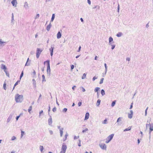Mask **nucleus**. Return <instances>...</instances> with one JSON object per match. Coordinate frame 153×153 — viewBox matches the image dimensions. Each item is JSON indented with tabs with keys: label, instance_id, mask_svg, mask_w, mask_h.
<instances>
[{
	"label": "nucleus",
	"instance_id": "22",
	"mask_svg": "<svg viewBox=\"0 0 153 153\" xmlns=\"http://www.w3.org/2000/svg\"><path fill=\"white\" fill-rule=\"evenodd\" d=\"M32 81H33V86L34 88H36V82L34 79H32Z\"/></svg>",
	"mask_w": 153,
	"mask_h": 153
},
{
	"label": "nucleus",
	"instance_id": "35",
	"mask_svg": "<svg viewBox=\"0 0 153 153\" xmlns=\"http://www.w3.org/2000/svg\"><path fill=\"white\" fill-rule=\"evenodd\" d=\"M32 108V106H30L29 107L28 109V112L30 113V111L31 110Z\"/></svg>",
	"mask_w": 153,
	"mask_h": 153
},
{
	"label": "nucleus",
	"instance_id": "5",
	"mask_svg": "<svg viewBox=\"0 0 153 153\" xmlns=\"http://www.w3.org/2000/svg\"><path fill=\"white\" fill-rule=\"evenodd\" d=\"M123 118L122 117H119L117 121L115 124L117 123V126H120L122 123V120Z\"/></svg>",
	"mask_w": 153,
	"mask_h": 153
},
{
	"label": "nucleus",
	"instance_id": "3",
	"mask_svg": "<svg viewBox=\"0 0 153 153\" xmlns=\"http://www.w3.org/2000/svg\"><path fill=\"white\" fill-rule=\"evenodd\" d=\"M42 51V50L39 48H37L36 51V57L38 58L39 56Z\"/></svg>",
	"mask_w": 153,
	"mask_h": 153
},
{
	"label": "nucleus",
	"instance_id": "33",
	"mask_svg": "<svg viewBox=\"0 0 153 153\" xmlns=\"http://www.w3.org/2000/svg\"><path fill=\"white\" fill-rule=\"evenodd\" d=\"M116 103V101H114L112 102V103H111V106L114 107Z\"/></svg>",
	"mask_w": 153,
	"mask_h": 153
},
{
	"label": "nucleus",
	"instance_id": "31",
	"mask_svg": "<svg viewBox=\"0 0 153 153\" xmlns=\"http://www.w3.org/2000/svg\"><path fill=\"white\" fill-rule=\"evenodd\" d=\"M42 82H45L46 80L45 79V76L44 75H42Z\"/></svg>",
	"mask_w": 153,
	"mask_h": 153
},
{
	"label": "nucleus",
	"instance_id": "36",
	"mask_svg": "<svg viewBox=\"0 0 153 153\" xmlns=\"http://www.w3.org/2000/svg\"><path fill=\"white\" fill-rule=\"evenodd\" d=\"M23 71H22V72H21V75H20V79H21V78H22V77L23 76Z\"/></svg>",
	"mask_w": 153,
	"mask_h": 153
},
{
	"label": "nucleus",
	"instance_id": "7",
	"mask_svg": "<svg viewBox=\"0 0 153 153\" xmlns=\"http://www.w3.org/2000/svg\"><path fill=\"white\" fill-rule=\"evenodd\" d=\"M48 115L50 117V118L48 120V124L50 126H51L52 124V120L51 117V116L50 115L49 112H48Z\"/></svg>",
	"mask_w": 153,
	"mask_h": 153
},
{
	"label": "nucleus",
	"instance_id": "20",
	"mask_svg": "<svg viewBox=\"0 0 153 153\" xmlns=\"http://www.w3.org/2000/svg\"><path fill=\"white\" fill-rule=\"evenodd\" d=\"M64 129L63 128H61V129H60V136L61 137H62L63 133V130Z\"/></svg>",
	"mask_w": 153,
	"mask_h": 153
},
{
	"label": "nucleus",
	"instance_id": "38",
	"mask_svg": "<svg viewBox=\"0 0 153 153\" xmlns=\"http://www.w3.org/2000/svg\"><path fill=\"white\" fill-rule=\"evenodd\" d=\"M4 71L6 75V76L9 77V73L8 72H7L6 71V70L5 71Z\"/></svg>",
	"mask_w": 153,
	"mask_h": 153
},
{
	"label": "nucleus",
	"instance_id": "8",
	"mask_svg": "<svg viewBox=\"0 0 153 153\" xmlns=\"http://www.w3.org/2000/svg\"><path fill=\"white\" fill-rule=\"evenodd\" d=\"M47 72L48 74H50L51 72L50 67V63L48 62V63L47 64Z\"/></svg>",
	"mask_w": 153,
	"mask_h": 153
},
{
	"label": "nucleus",
	"instance_id": "43",
	"mask_svg": "<svg viewBox=\"0 0 153 153\" xmlns=\"http://www.w3.org/2000/svg\"><path fill=\"white\" fill-rule=\"evenodd\" d=\"M67 108H65L63 109L62 110V112H63L65 113L67 112Z\"/></svg>",
	"mask_w": 153,
	"mask_h": 153
},
{
	"label": "nucleus",
	"instance_id": "28",
	"mask_svg": "<svg viewBox=\"0 0 153 153\" xmlns=\"http://www.w3.org/2000/svg\"><path fill=\"white\" fill-rule=\"evenodd\" d=\"M104 66L105 67V74L106 73L107 71V65L106 63L104 64Z\"/></svg>",
	"mask_w": 153,
	"mask_h": 153
},
{
	"label": "nucleus",
	"instance_id": "9",
	"mask_svg": "<svg viewBox=\"0 0 153 153\" xmlns=\"http://www.w3.org/2000/svg\"><path fill=\"white\" fill-rule=\"evenodd\" d=\"M149 128V138H150L151 136V133L152 131H153V124L152 123L150 124Z\"/></svg>",
	"mask_w": 153,
	"mask_h": 153
},
{
	"label": "nucleus",
	"instance_id": "30",
	"mask_svg": "<svg viewBox=\"0 0 153 153\" xmlns=\"http://www.w3.org/2000/svg\"><path fill=\"white\" fill-rule=\"evenodd\" d=\"M20 82V81L18 80L16 82V83L14 85L13 88V90L14 89L15 87L18 84V82Z\"/></svg>",
	"mask_w": 153,
	"mask_h": 153
},
{
	"label": "nucleus",
	"instance_id": "12",
	"mask_svg": "<svg viewBox=\"0 0 153 153\" xmlns=\"http://www.w3.org/2000/svg\"><path fill=\"white\" fill-rule=\"evenodd\" d=\"M130 113H129L128 114V117L129 119H131L133 115V111L132 110L130 111Z\"/></svg>",
	"mask_w": 153,
	"mask_h": 153
},
{
	"label": "nucleus",
	"instance_id": "14",
	"mask_svg": "<svg viewBox=\"0 0 153 153\" xmlns=\"http://www.w3.org/2000/svg\"><path fill=\"white\" fill-rule=\"evenodd\" d=\"M1 69L4 70V71H6L7 69V68L6 67L5 65L3 64H2L1 65Z\"/></svg>",
	"mask_w": 153,
	"mask_h": 153
},
{
	"label": "nucleus",
	"instance_id": "19",
	"mask_svg": "<svg viewBox=\"0 0 153 153\" xmlns=\"http://www.w3.org/2000/svg\"><path fill=\"white\" fill-rule=\"evenodd\" d=\"M62 36L61 33L59 31L58 32L57 35V38H60Z\"/></svg>",
	"mask_w": 153,
	"mask_h": 153
},
{
	"label": "nucleus",
	"instance_id": "64",
	"mask_svg": "<svg viewBox=\"0 0 153 153\" xmlns=\"http://www.w3.org/2000/svg\"><path fill=\"white\" fill-rule=\"evenodd\" d=\"M88 3L89 4H91V2L90 0H88Z\"/></svg>",
	"mask_w": 153,
	"mask_h": 153
},
{
	"label": "nucleus",
	"instance_id": "34",
	"mask_svg": "<svg viewBox=\"0 0 153 153\" xmlns=\"http://www.w3.org/2000/svg\"><path fill=\"white\" fill-rule=\"evenodd\" d=\"M86 74L85 73H84L83 74V76L82 77V79H85L86 78Z\"/></svg>",
	"mask_w": 153,
	"mask_h": 153
},
{
	"label": "nucleus",
	"instance_id": "10",
	"mask_svg": "<svg viewBox=\"0 0 153 153\" xmlns=\"http://www.w3.org/2000/svg\"><path fill=\"white\" fill-rule=\"evenodd\" d=\"M53 45H51V48L49 49V50L50 52V55L51 56H52L53 55Z\"/></svg>",
	"mask_w": 153,
	"mask_h": 153
},
{
	"label": "nucleus",
	"instance_id": "50",
	"mask_svg": "<svg viewBox=\"0 0 153 153\" xmlns=\"http://www.w3.org/2000/svg\"><path fill=\"white\" fill-rule=\"evenodd\" d=\"M112 46L111 47V49L112 50H113L114 49V48H115V45H111Z\"/></svg>",
	"mask_w": 153,
	"mask_h": 153
},
{
	"label": "nucleus",
	"instance_id": "17",
	"mask_svg": "<svg viewBox=\"0 0 153 153\" xmlns=\"http://www.w3.org/2000/svg\"><path fill=\"white\" fill-rule=\"evenodd\" d=\"M13 117V115L10 114L7 119V122L9 123Z\"/></svg>",
	"mask_w": 153,
	"mask_h": 153
},
{
	"label": "nucleus",
	"instance_id": "61",
	"mask_svg": "<svg viewBox=\"0 0 153 153\" xmlns=\"http://www.w3.org/2000/svg\"><path fill=\"white\" fill-rule=\"evenodd\" d=\"M20 116V115H19V116H17L16 117V120H17L18 119H19V117Z\"/></svg>",
	"mask_w": 153,
	"mask_h": 153
},
{
	"label": "nucleus",
	"instance_id": "55",
	"mask_svg": "<svg viewBox=\"0 0 153 153\" xmlns=\"http://www.w3.org/2000/svg\"><path fill=\"white\" fill-rule=\"evenodd\" d=\"M133 103L132 102L131 103V105H130V109H131V108H132V107H133Z\"/></svg>",
	"mask_w": 153,
	"mask_h": 153
},
{
	"label": "nucleus",
	"instance_id": "54",
	"mask_svg": "<svg viewBox=\"0 0 153 153\" xmlns=\"http://www.w3.org/2000/svg\"><path fill=\"white\" fill-rule=\"evenodd\" d=\"M79 136H75L74 137V140L78 138H79Z\"/></svg>",
	"mask_w": 153,
	"mask_h": 153
},
{
	"label": "nucleus",
	"instance_id": "63",
	"mask_svg": "<svg viewBox=\"0 0 153 153\" xmlns=\"http://www.w3.org/2000/svg\"><path fill=\"white\" fill-rule=\"evenodd\" d=\"M81 48V47L80 46H79V48L78 50L77 51V52H79L80 51Z\"/></svg>",
	"mask_w": 153,
	"mask_h": 153
},
{
	"label": "nucleus",
	"instance_id": "18",
	"mask_svg": "<svg viewBox=\"0 0 153 153\" xmlns=\"http://www.w3.org/2000/svg\"><path fill=\"white\" fill-rule=\"evenodd\" d=\"M89 113L87 112L86 113L85 115V120H87L89 118Z\"/></svg>",
	"mask_w": 153,
	"mask_h": 153
},
{
	"label": "nucleus",
	"instance_id": "21",
	"mask_svg": "<svg viewBox=\"0 0 153 153\" xmlns=\"http://www.w3.org/2000/svg\"><path fill=\"white\" fill-rule=\"evenodd\" d=\"M24 7L26 9H27V8L28 7V4L26 1L25 2L24 5Z\"/></svg>",
	"mask_w": 153,
	"mask_h": 153
},
{
	"label": "nucleus",
	"instance_id": "15",
	"mask_svg": "<svg viewBox=\"0 0 153 153\" xmlns=\"http://www.w3.org/2000/svg\"><path fill=\"white\" fill-rule=\"evenodd\" d=\"M52 26L51 22L46 27V30L48 31H49L50 29V28Z\"/></svg>",
	"mask_w": 153,
	"mask_h": 153
},
{
	"label": "nucleus",
	"instance_id": "24",
	"mask_svg": "<svg viewBox=\"0 0 153 153\" xmlns=\"http://www.w3.org/2000/svg\"><path fill=\"white\" fill-rule=\"evenodd\" d=\"M123 35V33L121 32H119L116 35L118 37H121L122 35Z\"/></svg>",
	"mask_w": 153,
	"mask_h": 153
},
{
	"label": "nucleus",
	"instance_id": "37",
	"mask_svg": "<svg viewBox=\"0 0 153 153\" xmlns=\"http://www.w3.org/2000/svg\"><path fill=\"white\" fill-rule=\"evenodd\" d=\"M107 119H105L102 122V123L103 124H106L107 123Z\"/></svg>",
	"mask_w": 153,
	"mask_h": 153
},
{
	"label": "nucleus",
	"instance_id": "41",
	"mask_svg": "<svg viewBox=\"0 0 153 153\" xmlns=\"http://www.w3.org/2000/svg\"><path fill=\"white\" fill-rule=\"evenodd\" d=\"M68 136V134L67 133H66L65 136V139L64 140V141H65L67 139V138Z\"/></svg>",
	"mask_w": 153,
	"mask_h": 153
},
{
	"label": "nucleus",
	"instance_id": "52",
	"mask_svg": "<svg viewBox=\"0 0 153 153\" xmlns=\"http://www.w3.org/2000/svg\"><path fill=\"white\" fill-rule=\"evenodd\" d=\"M97 78V77H96L95 76L93 78L92 80L93 81H94Z\"/></svg>",
	"mask_w": 153,
	"mask_h": 153
},
{
	"label": "nucleus",
	"instance_id": "58",
	"mask_svg": "<svg viewBox=\"0 0 153 153\" xmlns=\"http://www.w3.org/2000/svg\"><path fill=\"white\" fill-rule=\"evenodd\" d=\"M49 131V133H50V134L51 135V134H53V131L52 130H50Z\"/></svg>",
	"mask_w": 153,
	"mask_h": 153
},
{
	"label": "nucleus",
	"instance_id": "23",
	"mask_svg": "<svg viewBox=\"0 0 153 153\" xmlns=\"http://www.w3.org/2000/svg\"><path fill=\"white\" fill-rule=\"evenodd\" d=\"M55 17V15L54 14H53L52 15V16L51 17V20L50 21V22H52L53 21Z\"/></svg>",
	"mask_w": 153,
	"mask_h": 153
},
{
	"label": "nucleus",
	"instance_id": "6",
	"mask_svg": "<svg viewBox=\"0 0 153 153\" xmlns=\"http://www.w3.org/2000/svg\"><path fill=\"white\" fill-rule=\"evenodd\" d=\"M7 43V42L3 41L1 39H0V48H2Z\"/></svg>",
	"mask_w": 153,
	"mask_h": 153
},
{
	"label": "nucleus",
	"instance_id": "32",
	"mask_svg": "<svg viewBox=\"0 0 153 153\" xmlns=\"http://www.w3.org/2000/svg\"><path fill=\"white\" fill-rule=\"evenodd\" d=\"M100 89V88L96 87L95 88L94 91L95 92H97Z\"/></svg>",
	"mask_w": 153,
	"mask_h": 153
},
{
	"label": "nucleus",
	"instance_id": "13",
	"mask_svg": "<svg viewBox=\"0 0 153 153\" xmlns=\"http://www.w3.org/2000/svg\"><path fill=\"white\" fill-rule=\"evenodd\" d=\"M11 3L13 6L16 7L17 3L16 0H13L11 1Z\"/></svg>",
	"mask_w": 153,
	"mask_h": 153
},
{
	"label": "nucleus",
	"instance_id": "4",
	"mask_svg": "<svg viewBox=\"0 0 153 153\" xmlns=\"http://www.w3.org/2000/svg\"><path fill=\"white\" fill-rule=\"evenodd\" d=\"M67 148V146L63 143L62 145L60 153H65Z\"/></svg>",
	"mask_w": 153,
	"mask_h": 153
},
{
	"label": "nucleus",
	"instance_id": "59",
	"mask_svg": "<svg viewBox=\"0 0 153 153\" xmlns=\"http://www.w3.org/2000/svg\"><path fill=\"white\" fill-rule=\"evenodd\" d=\"M81 104H82L81 102H79V103H78V105L79 106H80L81 105Z\"/></svg>",
	"mask_w": 153,
	"mask_h": 153
},
{
	"label": "nucleus",
	"instance_id": "45",
	"mask_svg": "<svg viewBox=\"0 0 153 153\" xmlns=\"http://www.w3.org/2000/svg\"><path fill=\"white\" fill-rule=\"evenodd\" d=\"M148 107H147L146 108V109L145 111V116H146L147 115V111L148 110Z\"/></svg>",
	"mask_w": 153,
	"mask_h": 153
},
{
	"label": "nucleus",
	"instance_id": "57",
	"mask_svg": "<svg viewBox=\"0 0 153 153\" xmlns=\"http://www.w3.org/2000/svg\"><path fill=\"white\" fill-rule=\"evenodd\" d=\"M79 143H78V146H81V143H80V142H81V141H80V140H79Z\"/></svg>",
	"mask_w": 153,
	"mask_h": 153
},
{
	"label": "nucleus",
	"instance_id": "60",
	"mask_svg": "<svg viewBox=\"0 0 153 153\" xmlns=\"http://www.w3.org/2000/svg\"><path fill=\"white\" fill-rule=\"evenodd\" d=\"M82 91L83 92H85V88L82 87Z\"/></svg>",
	"mask_w": 153,
	"mask_h": 153
},
{
	"label": "nucleus",
	"instance_id": "46",
	"mask_svg": "<svg viewBox=\"0 0 153 153\" xmlns=\"http://www.w3.org/2000/svg\"><path fill=\"white\" fill-rule=\"evenodd\" d=\"M3 88H4V89L5 90H6V84L4 83V85H3Z\"/></svg>",
	"mask_w": 153,
	"mask_h": 153
},
{
	"label": "nucleus",
	"instance_id": "25",
	"mask_svg": "<svg viewBox=\"0 0 153 153\" xmlns=\"http://www.w3.org/2000/svg\"><path fill=\"white\" fill-rule=\"evenodd\" d=\"M101 100L100 99H98L97 101L96 105L97 106H99Z\"/></svg>",
	"mask_w": 153,
	"mask_h": 153
},
{
	"label": "nucleus",
	"instance_id": "42",
	"mask_svg": "<svg viewBox=\"0 0 153 153\" xmlns=\"http://www.w3.org/2000/svg\"><path fill=\"white\" fill-rule=\"evenodd\" d=\"M14 20V19L13 13H12V19H11L12 22H13Z\"/></svg>",
	"mask_w": 153,
	"mask_h": 153
},
{
	"label": "nucleus",
	"instance_id": "62",
	"mask_svg": "<svg viewBox=\"0 0 153 153\" xmlns=\"http://www.w3.org/2000/svg\"><path fill=\"white\" fill-rule=\"evenodd\" d=\"M120 8L119 5L118 4V7H117V11L118 12H119V11L120 10Z\"/></svg>",
	"mask_w": 153,
	"mask_h": 153
},
{
	"label": "nucleus",
	"instance_id": "40",
	"mask_svg": "<svg viewBox=\"0 0 153 153\" xmlns=\"http://www.w3.org/2000/svg\"><path fill=\"white\" fill-rule=\"evenodd\" d=\"M104 78H102L101 79H100V84H102V83H103V80H104Z\"/></svg>",
	"mask_w": 153,
	"mask_h": 153
},
{
	"label": "nucleus",
	"instance_id": "27",
	"mask_svg": "<svg viewBox=\"0 0 153 153\" xmlns=\"http://www.w3.org/2000/svg\"><path fill=\"white\" fill-rule=\"evenodd\" d=\"M101 93L102 96H104L105 94V91L103 89H102L101 90Z\"/></svg>",
	"mask_w": 153,
	"mask_h": 153
},
{
	"label": "nucleus",
	"instance_id": "29",
	"mask_svg": "<svg viewBox=\"0 0 153 153\" xmlns=\"http://www.w3.org/2000/svg\"><path fill=\"white\" fill-rule=\"evenodd\" d=\"M131 129V127H129L128 128H126L124 130V131H129Z\"/></svg>",
	"mask_w": 153,
	"mask_h": 153
},
{
	"label": "nucleus",
	"instance_id": "11",
	"mask_svg": "<svg viewBox=\"0 0 153 153\" xmlns=\"http://www.w3.org/2000/svg\"><path fill=\"white\" fill-rule=\"evenodd\" d=\"M100 147L102 149L106 150V147L105 144H102L100 145Z\"/></svg>",
	"mask_w": 153,
	"mask_h": 153
},
{
	"label": "nucleus",
	"instance_id": "16",
	"mask_svg": "<svg viewBox=\"0 0 153 153\" xmlns=\"http://www.w3.org/2000/svg\"><path fill=\"white\" fill-rule=\"evenodd\" d=\"M109 39V44L110 45H114V42L113 40V39Z\"/></svg>",
	"mask_w": 153,
	"mask_h": 153
},
{
	"label": "nucleus",
	"instance_id": "49",
	"mask_svg": "<svg viewBox=\"0 0 153 153\" xmlns=\"http://www.w3.org/2000/svg\"><path fill=\"white\" fill-rule=\"evenodd\" d=\"M88 129L87 128H86L85 130H82V132L83 133H84L85 132L88 131Z\"/></svg>",
	"mask_w": 153,
	"mask_h": 153
},
{
	"label": "nucleus",
	"instance_id": "48",
	"mask_svg": "<svg viewBox=\"0 0 153 153\" xmlns=\"http://www.w3.org/2000/svg\"><path fill=\"white\" fill-rule=\"evenodd\" d=\"M16 138V137L15 136H13L11 138V140H14Z\"/></svg>",
	"mask_w": 153,
	"mask_h": 153
},
{
	"label": "nucleus",
	"instance_id": "26",
	"mask_svg": "<svg viewBox=\"0 0 153 153\" xmlns=\"http://www.w3.org/2000/svg\"><path fill=\"white\" fill-rule=\"evenodd\" d=\"M39 149L41 152L42 153L43 152V150L44 149V148L43 146H39Z\"/></svg>",
	"mask_w": 153,
	"mask_h": 153
},
{
	"label": "nucleus",
	"instance_id": "1",
	"mask_svg": "<svg viewBox=\"0 0 153 153\" xmlns=\"http://www.w3.org/2000/svg\"><path fill=\"white\" fill-rule=\"evenodd\" d=\"M23 100L22 95L16 94L15 96V100L17 102H21Z\"/></svg>",
	"mask_w": 153,
	"mask_h": 153
},
{
	"label": "nucleus",
	"instance_id": "51",
	"mask_svg": "<svg viewBox=\"0 0 153 153\" xmlns=\"http://www.w3.org/2000/svg\"><path fill=\"white\" fill-rule=\"evenodd\" d=\"M48 62L50 63V61L49 60H47V61H45L44 62V64L45 65L46 62L47 63V64H48Z\"/></svg>",
	"mask_w": 153,
	"mask_h": 153
},
{
	"label": "nucleus",
	"instance_id": "56",
	"mask_svg": "<svg viewBox=\"0 0 153 153\" xmlns=\"http://www.w3.org/2000/svg\"><path fill=\"white\" fill-rule=\"evenodd\" d=\"M74 68V66L73 65H71V70H72Z\"/></svg>",
	"mask_w": 153,
	"mask_h": 153
},
{
	"label": "nucleus",
	"instance_id": "47",
	"mask_svg": "<svg viewBox=\"0 0 153 153\" xmlns=\"http://www.w3.org/2000/svg\"><path fill=\"white\" fill-rule=\"evenodd\" d=\"M52 111L53 112H55L56 111V108L55 107L52 109Z\"/></svg>",
	"mask_w": 153,
	"mask_h": 153
},
{
	"label": "nucleus",
	"instance_id": "44",
	"mask_svg": "<svg viewBox=\"0 0 153 153\" xmlns=\"http://www.w3.org/2000/svg\"><path fill=\"white\" fill-rule=\"evenodd\" d=\"M41 97H42V95L40 94V95H39V98L37 100V102H39V100L40 99H41Z\"/></svg>",
	"mask_w": 153,
	"mask_h": 153
},
{
	"label": "nucleus",
	"instance_id": "39",
	"mask_svg": "<svg viewBox=\"0 0 153 153\" xmlns=\"http://www.w3.org/2000/svg\"><path fill=\"white\" fill-rule=\"evenodd\" d=\"M24 133H25L24 131H21V138H22L23 136Z\"/></svg>",
	"mask_w": 153,
	"mask_h": 153
},
{
	"label": "nucleus",
	"instance_id": "53",
	"mask_svg": "<svg viewBox=\"0 0 153 153\" xmlns=\"http://www.w3.org/2000/svg\"><path fill=\"white\" fill-rule=\"evenodd\" d=\"M39 17V14H37L36 15V17L35 18V19L38 18Z\"/></svg>",
	"mask_w": 153,
	"mask_h": 153
},
{
	"label": "nucleus",
	"instance_id": "2",
	"mask_svg": "<svg viewBox=\"0 0 153 153\" xmlns=\"http://www.w3.org/2000/svg\"><path fill=\"white\" fill-rule=\"evenodd\" d=\"M114 136V134H112L109 135L107 138L105 143H108L113 138Z\"/></svg>",
	"mask_w": 153,
	"mask_h": 153
}]
</instances>
